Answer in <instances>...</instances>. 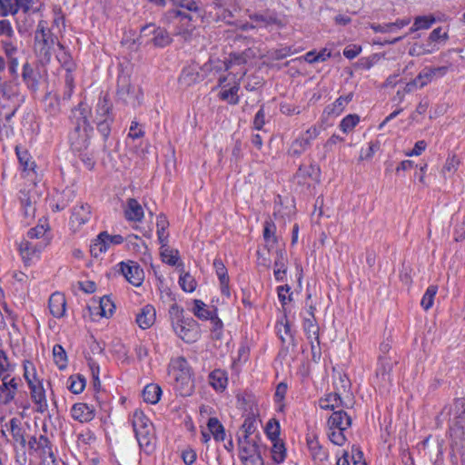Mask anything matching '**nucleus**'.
I'll return each mask as SVG.
<instances>
[{"label": "nucleus", "mask_w": 465, "mask_h": 465, "mask_svg": "<svg viewBox=\"0 0 465 465\" xmlns=\"http://www.w3.org/2000/svg\"><path fill=\"white\" fill-rule=\"evenodd\" d=\"M90 114L91 108L84 102H81L72 110L70 119L74 128L69 135V140L71 148L74 152L82 153L88 149L93 132L89 124Z\"/></svg>", "instance_id": "obj_1"}, {"label": "nucleus", "mask_w": 465, "mask_h": 465, "mask_svg": "<svg viewBox=\"0 0 465 465\" xmlns=\"http://www.w3.org/2000/svg\"><path fill=\"white\" fill-rule=\"evenodd\" d=\"M55 47L63 48L51 30L47 23L39 21L34 37V52L42 64L49 63L52 55L55 53Z\"/></svg>", "instance_id": "obj_2"}, {"label": "nucleus", "mask_w": 465, "mask_h": 465, "mask_svg": "<svg viewBox=\"0 0 465 465\" xmlns=\"http://www.w3.org/2000/svg\"><path fill=\"white\" fill-rule=\"evenodd\" d=\"M168 373L174 381L175 391L183 397L190 396L194 389L193 371L184 357L171 360Z\"/></svg>", "instance_id": "obj_3"}, {"label": "nucleus", "mask_w": 465, "mask_h": 465, "mask_svg": "<svg viewBox=\"0 0 465 465\" xmlns=\"http://www.w3.org/2000/svg\"><path fill=\"white\" fill-rule=\"evenodd\" d=\"M132 426L140 448L151 453L155 444L153 423L142 411L136 410L133 414Z\"/></svg>", "instance_id": "obj_4"}, {"label": "nucleus", "mask_w": 465, "mask_h": 465, "mask_svg": "<svg viewBox=\"0 0 465 465\" xmlns=\"http://www.w3.org/2000/svg\"><path fill=\"white\" fill-rule=\"evenodd\" d=\"M448 421L450 430H460L465 426V398L454 400L452 405L445 406L436 418L437 425Z\"/></svg>", "instance_id": "obj_5"}, {"label": "nucleus", "mask_w": 465, "mask_h": 465, "mask_svg": "<svg viewBox=\"0 0 465 465\" xmlns=\"http://www.w3.org/2000/svg\"><path fill=\"white\" fill-rule=\"evenodd\" d=\"M22 101L18 82L3 80L0 77V103L4 108L7 107L9 109V112L5 115L6 120H9L15 114Z\"/></svg>", "instance_id": "obj_6"}, {"label": "nucleus", "mask_w": 465, "mask_h": 465, "mask_svg": "<svg viewBox=\"0 0 465 465\" xmlns=\"http://www.w3.org/2000/svg\"><path fill=\"white\" fill-rule=\"evenodd\" d=\"M239 456L242 465H263L262 458V446L259 444V437L253 439H238Z\"/></svg>", "instance_id": "obj_7"}, {"label": "nucleus", "mask_w": 465, "mask_h": 465, "mask_svg": "<svg viewBox=\"0 0 465 465\" xmlns=\"http://www.w3.org/2000/svg\"><path fill=\"white\" fill-rule=\"evenodd\" d=\"M397 362V360L390 355H384L379 358L376 379L381 388L388 390L392 385L394 378L393 367Z\"/></svg>", "instance_id": "obj_8"}, {"label": "nucleus", "mask_w": 465, "mask_h": 465, "mask_svg": "<svg viewBox=\"0 0 465 465\" xmlns=\"http://www.w3.org/2000/svg\"><path fill=\"white\" fill-rule=\"evenodd\" d=\"M117 96L125 104L135 108L142 103L143 93L140 88L132 85L129 80L124 76L118 80Z\"/></svg>", "instance_id": "obj_9"}, {"label": "nucleus", "mask_w": 465, "mask_h": 465, "mask_svg": "<svg viewBox=\"0 0 465 465\" xmlns=\"http://www.w3.org/2000/svg\"><path fill=\"white\" fill-rule=\"evenodd\" d=\"M173 329L185 342H193L200 337L197 322H173Z\"/></svg>", "instance_id": "obj_10"}, {"label": "nucleus", "mask_w": 465, "mask_h": 465, "mask_svg": "<svg viewBox=\"0 0 465 465\" xmlns=\"http://www.w3.org/2000/svg\"><path fill=\"white\" fill-rule=\"evenodd\" d=\"M319 406L321 409L333 411L341 409H350L352 407V400H343L341 397V393L334 391L320 399Z\"/></svg>", "instance_id": "obj_11"}, {"label": "nucleus", "mask_w": 465, "mask_h": 465, "mask_svg": "<svg viewBox=\"0 0 465 465\" xmlns=\"http://www.w3.org/2000/svg\"><path fill=\"white\" fill-rule=\"evenodd\" d=\"M319 130L316 126L309 128L300 138H297L290 148V152L293 155H300L310 145L312 141L317 138Z\"/></svg>", "instance_id": "obj_12"}, {"label": "nucleus", "mask_w": 465, "mask_h": 465, "mask_svg": "<svg viewBox=\"0 0 465 465\" xmlns=\"http://www.w3.org/2000/svg\"><path fill=\"white\" fill-rule=\"evenodd\" d=\"M120 266L121 272L126 281L134 286H140L142 284L144 278V273L143 269H141L136 262L132 261L126 263L121 262Z\"/></svg>", "instance_id": "obj_13"}, {"label": "nucleus", "mask_w": 465, "mask_h": 465, "mask_svg": "<svg viewBox=\"0 0 465 465\" xmlns=\"http://www.w3.org/2000/svg\"><path fill=\"white\" fill-rule=\"evenodd\" d=\"M18 382L15 378H10L9 374L2 378V384H0V403L7 405L10 403L17 391Z\"/></svg>", "instance_id": "obj_14"}, {"label": "nucleus", "mask_w": 465, "mask_h": 465, "mask_svg": "<svg viewBox=\"0 0 465 465\" xmlns=\"http://www.w3.org/2000/svg\"><path fill=\"white\" fill-rule=\"evenodd\" d=\"M147 31L153 33L152 42L156 47H164L172 43V37L168 32L161 27H156L154 24H148L141 29L143 35H146Z\"/></svg>", "instance_id": "obj_15"}, {"label": "nucleus", "mask_w": 465, "mask_h": 465, "mask_svg": "<svg viewBox=\"0 0 465 465\" xmlns=\"http://www.w3.org/2000/svg\"><path fill=\"white\" fill-rule=\"evenodd\" d=\"M180 5L187 10L193 12V15H188L179 10H173L170 12V15L174 17H181V21L189 20V21H196L202 20L203 18V11L198 6L197 3L193 0H182Z\"/></svg>", "instance_id": "obj_16"}, {"label": "nucleus", "mask_w": 465, "mask_h": 465, "mask_svg": "<svg viewBox=\"0 0 465 465\" xmlns=\"http://www.w3.org/2000/svg\"><path fill=\"white\" fill-rule=\"evenodd\" d=\"M90 216L91 210L89 205L84 203L76 205L74 208L70 218L71 228L74 232L79 230L83 224L89 221Z\"/></svg>", "instance_id": "obj_17"}, {"label": "nucleus", "mask_w": 465, "mask_h": 465, "mask_svg": "<svg viewBox=\"0 0 465 465\" xmlns=\"http://www.w3.org/2000/svg\"><path fill=\"white\" fill-rule=\"evenodd\" d=\"M25 426L29 428V425L27 423H23L22 419L19 418H12L9 424H6L14 440L19 443L23 448L26 445Z\"/></svg>", "instance_id": "obj_18"}, {"label": "nucleus", "mask_w": 465, "mask_h": 465, "mask_svg": "<svg viewBox=\"0 0 465 465\" xmlns=\"http://www.w3.org/2000/svg\"><path fill=\"white\" fill-rule=\"evenodd\" d=\"M351 425V419L343 409L334 411L328 419L329 430H346Z\"/></svg>", "instance_id": "obj_19"}, {"label": "nucleus", "mask_w": 465, "mask_h": 465, "mask_svg": "<svg viewBox=\"0 0 465 465\" xmlns=\"http://www.w3.org/2000/svg\"><path fill=\"white\" fill-rule=\"evenodd\" d=\"M28 446L30 450L37 452L41 459L45 456L49 455L52 456V447L51 442L48 438L45 435H41L39 438L31 437L28 441Z\"/></svg>", "instance_id": "obj_20"}, {"label": "nucleus", "mask_w": 465, "mask_h": 465, "mask_svg": "<svg viewBox=\"0 0 465 465\" xmlns=\"http://www.w3.org/2000/svg\"><path fill=\"white\" fill-rule=\"evenodd\" d=\"M29 389L31 398L36 406V411L40 413L45 412L47 411L48 404L42 382H36V385H31V388Z\"/></svg>", "instance_id": "obj_21"}, {"label": "nucleus", "mask_w": 465, "mask_h": 465, "mask_svg": "<svg viewBox=\"0 0 465 465\" xmlns=\"http://www.w3.org/2000/svg\"><path fill=\"white\" fill-rule=\"evenodd\" d=\"M193 312L199 319L220 320L217 314V308L213 305H206L200 300H194Z\"/></svg>", "instance_id": "obj_22"}, {"label": "nucleus", "mask_w": 465, "mask_h": 465, "mask_svg": "<svg viewBox=\"0 0 465 465\" xmlns=\"http://www.w3.org/2000/svg\"><path fill=\"white\" fill-rule=\"evenodd\" d=\"M66 309V300L63 293L54 292L49 298V310L54 318L64 317Z\"/></svg>", "instance_id": "obj_23"}, {"label": "nucleus", "mask_w": 465, "mask_h": 465, "mask_svg": "<svg viewBox=\"0 0 465 465\" xmlns=\"http://www.w3.org/2000/svg\"><path fill=\"white\" fill-rule=\"evenodd\" d=\"M72 417L81 422L90 421L94 417L93 407L86 403L79 402L73 405L71 410Z\"/></svg>", "instance_id": "obj_24"}, {"label": "nucleus", "mask_w": 465, "mask_h": 465, "mask_svg": "<svg viewBox=\"0 0 465 465\" xmlns=\"http://www.w3.org/2000/svg\"><path fill=\"white\" fill-rule=\"evenodd\" d=\"M124 216L129 221L140 222L143 218V210L141 204L134 198L127 200Z\"/></svg>", "instance_id": "obj_25"}, {"label": "nucleus", "mask_w": 465, "mask_h": 465, "mask_svg": "<svg viewBox=\"0 0 465 465\" xmlns=\"http://www.w3.org/2000/svg\"><path fill=\"white\" fill-rule=\"evenodd\" d=\"M227 381V374L223 370L216 369L209 374V383L216 391H223Z\"/></svg>", "instance_id": "obj_26"}, {"label": "nucleus", "mask_w": 465, "mask_h": 465, "mask_svg": "<svg viewBox=\"0 0 465 465\" xmlns=\"http://www.w3.org/2000/svg\"><path fill=\"white\" fill-rule=\"evenodd\" d=\"M276 259L274 262V276L278 282L283 280V276L287 272V258L283 250L276 252Z\"/></svg>", "instance_id": "obj_27"}, {"label": "nucleus", "mask_w": 465, "mask_h": 465, "mask_svg": "<svg viewBox=\"0 0 465 465\" xmlns=\"http://www.w3.org/2000/svg\"><path fill=\"white\" fill-rule=\"evenodd\" d=\"M41 248L37 245L33 244L32 242L28 241H23L21 242L19 245V252L22 256V259L24 262L28 265L29 262L31 261L32 257L40 252Z\"/></svg>", "instance_id": "obj_28"}, {"label": "nucleus", "mask_w": 465, "mask_h": 465, "mask_svg": "<svg viewBox=\"0 0 465 465\" xmlns=\"http://www.w3.org/2000/svg\"><path fill=\"white\" fill-rule=\"evenodd\" d=\"M22 78L30 90L35 91L37 89L38 81L35 70L27 62L23 65Z\"/></svg>", "instance_id": "obj_29"}, {"label": "nucleus", "mask_w": 465, "mask_h": 465, "mask_svg": "<svg viewBox=\"0 0 465 465\" xmlns=\"http://www.w3.org/2000/svg\"><path fill=\"white\" fill-rule=\"evenodd\" d=\"M162 390L157 384L151 383L144 387L143 391V399L145 402L155 404L159 401Z\"/></svg>", "instance_id": "obj_30"}, {"label": "nucleus", "mask_w": 465, "mask_h": 465, "mask_svg": "<svg viewBox=\"0 0 465 465\" xmlns=\"http://www.w3.org/2000/svg\"><path fill=\"white\" fill-rule=\"evenodd\" d=\"M203 78V75L200 74L195 67L189 66L183 70L179 81L182 84L191 85Z\"/></svg>", "instance_id": "obj_31"}, {"label": "nucleus", "mask_w": 465, "mask_h": 465, "mask_svg": "<svg viewBox=\"0 0 465 465\" xmlns=\"http://www.w3.org/2000/svg\"><path fill=\"white\" fill-rule=\"evenodd\" d=\"M276 227L271 220L264 223L263 238L266 242L265 248L270 251L275 243H277V237L275 235Z\"/></svg>", "instance_id": "obj_32"}, {"label": "nucleus", "mask_w": 465, "mask_h": 465, "mask_svg": "<svg viewBox=\"0 0 465 465\" xmlns=\"http://www.w3.org/2000/svg\"><path fill=\"white\" fill-rule=\"evenodd\" d=\"M209 432L217 441H223L225 438V430L217 418H210L207 423Z\"/></svg>", "instance_id": "obj_33"}, {"label": "nucleus", "mask_w": 465, "mask_h": 465, "mask_svg": "<svg viewBox=\"0 0 465 465\" xmlns=\"http://www.w3.org/2000/svg\"><path fill=\"white\" fill-rule=\"evenodd\" d=\"M255 420L252 417H248L244 420L242 425L241 426L239 431H238V439H253L255 438L254 431H255Z\"/></svg>", "instance_id": "obj_34"}, {"label": "nucleus", "mask_w": 465, "mask_h": 465, "mask_svg": "<svg viewBox=\"0 0 465 465\" xmlns=\"http://www.w3.org/2000/svg\"><path fill=\"white\" fill-rule=\"evenodd\" d=\"M333 386L335 391L339 393L348 391L351 388V381L345 373L337 371L333 374Z\"/></svg>", "instance_id": "obj_35"}, {"label": "nucleus", "mask_w": 465, "mask_h": 465, "mask_svg": "<svg viewBox=\"0 0 465 465\" xmlns=\"http://www.w3.org/2000/svg\"><path fill=\"white\" fill-rule=\"evenodd\" d=\"M112 104L106 96H104L103 99H100L96 106V115L94 121L95 122L104 118H112L110 114Z\"/></svg>", "instance_id": "obj_36"}, {"label": "nucleus", "mask_w": 465, "mask_h": 465, "mask_svg": "<svg viewBox=\"0 0 465 465\" xmlns=\"http://www.w3.org/2000/svg\"><path fill=\"white\" fill-rule=\"evenodd\" d=\"M272 446V458L276 463H282L286 457V448L281 440H273Z\"/></svg>", "instance_id": "obj_37"}, {"label": "nucleus", "mask_w": 465, "mask_h": 465, "mask_svg": "<svg viewBox=\"0 0 465 465\" xmlns=\"http://www.w3.org/2000/svg\"><path fill=\"white\" fill-rule=\"evenodd\" d=\"M156 226L158 240L161 243V246L164 248L167 245V235L164 232L167 227L169 226V222L167 221L164 215L158 216Z\"/></svg>", "instance_id": "obj_38"}, {"label": "nucleus", "mask_w": 465, "mask_h": 465, "mask_svg": "<svg viewBox=\"0 0 465 465\" xmlns=\"http://www.w3.org/2000/svg\"><path fill=\"white\" fill-rule=\"evenodd\" d=\"M248 52L249 50L241 54H231L228 62H223L225 70H230L234 65L245 64L249 58Z\"/></svg>", "instance_id": "obj_39"}, {"label": "nucleus", "mask_w": 465, "mask_h": 465, "mask_svg": "<svg viewBox=\"0 0 465 465\" xmlns=\"http://www.w3.org/2000/svg\"><path fill=\"white\" fill-rule=\"evenodd\" d=\"M98 309H99L98 314L101 317L110 318L113 316L114 311L115 309V305L110 300L109 297L104 296V297L101 298Z\"/></svg>", "instance_id": "obj_40"}, {"label": "nucleus", "mask_w": 465, "mask_h": 465, "mask_svg": "<svg viewBox=\"0 0 465 465\" xmlns=\"http://www.w3.org/2000/svg\"><path fill=\"white\" fill-rule=\"evenodd\" d=\"M275 328L282 342L286 341V337L292 340L293 333L292 322H278Z\"/></svg>", "instance_id": "obj_41"}, {"label": "nucleus", "mask_w": 465, "mask_h": 465, "mask_svg": "<svg viewBox=\"0 0 465 465\" xmlns=\"http://www.w3.org/2000/svg\"><path fill=\"white\" fill-rule=\"evenodd\" d=\"M435 21L436 20L433 15L417 16L414 20L412 27L411 28V32L428 29L433 23H435Z\"/></svg>", "instance_id": "obj_42"}, {"label": "nucleus", "mask_w": 465, "mask_h": 465, "mask_svg": "<svg viewBox=\"0 0 465 465\" xmlns=\"http://www.w3.org/2000/svg\"><path fill=\"white\" fill-rule=\"evenodd\" d=\"M239 91V83H235L233 86L228 90L221 91L219 96L222 100L228 101L231 104H236L239 102V96L237 94Z\"/></svg>", "instance_id": "obj_43"}, {"label": "nucleus", "mask_w": 465, "mask_h": 465, "mask_svg": "<svg viewBox=\"0 0 465 465\" xmlns=\"http://www.w3.org/2000/svg\"><path fill=\"white\" fill-rule=\"evenodd\" d=\"M24 377L29 388H31V385H36V382H42L36 377L35 366L31 361H26L24 362Z\"/></svg>", "instance_id": "obj_44"}, {"label": "nucleus", "mask_w": 465, "mask_h": 465, "mask_svg": "<svg viewBox=\"0 0 465 465\" xmlns=\"http://www.w3.org/2000/svg\"><path fill=\"white\" fill-rule=\"evenodd\" d=\"M161 256L164 262L173 266L179 259V252L177 250L170 249L167 245L164 248L161 246Z\"/></svg>", "instance_id": "obj_45"}, {"label": "nucleus", "mask_w": 465, "mask_h": 465, "mask_svg": "<svg viewBox=\"0 0 465 465\" xmlns=\"http://www.w3.org/2000/svg\"><path fill=\"white\" fill-rule=\"evenodd\" d=\"M437 291L438 287L436 285H430L428 287L420 302V304L424 310H429L433 305V301Z\"/></svg>", "instance_id": "obj_46"}, {"label": "nucleus", "mask_w": 465, "mask_h": 465, "mask_svg": "<svg viewBox=\"0 0 465 465\" xmlns=\"http://www.w3.org/2000/svg\"><path fill=\"white\" fill-rule=\"evenodd\" d=\"M53 355L59 369H64L67 361L64 349L59 344L54 345L53 348Z\"/></svg>", "instance_id": "obj_47"}, {"label": "nucleus", "mask_w": 465, "mask_h": 465, "mask_svg": "<svg viewBox=\"0 0 465 465\" xmlns=\"http://www.w3.org/2000/svg\"><path fill=\"white\" fill-rule=\"evenodd\" d=\"M179 283L182 289L188 292L194 291L196 287L195 280L188 272L180 276Z\"/></svg>", "instance_id": "obj_48"}, {"label": "nucleus", "mask_w": 465, "mask_h": 465, "mask_svg": "<svg viewBox=\"0 0 465 465\" xmlns=\"http://www.w3.org/2000/svg\"><path fill=\"white\" fill-rule=\"evenodd\" d=\"M266 434L269 437V439L273 440H278L279 435H280V424L275 420H271L266 425Z\"/></svg>", "instance_id": "obj_49"}, {"label": "nucleus", "mask_w": 465, "mask_h": 465, "mask_svg": "<svg viewBox=\"0 0 465 465\" xmlns=\"http://www.w3.org/2000/svg\"><path fill=\"white\" fill-rule=\"evenodd\" d=\"M16 154L19 159L21 165H23L24 170H34L35 163L30 161L29 154L26 151H21L18 146L15 147Z\"/></svg>", "instance_id": "obj_50"}, {"label": "nucleus", "mask_w": 465, "mask_h": 465, "mask_svg": "<svg viewBox=\"0 0 465 465\" xmlns=\"http://www.w3.org/2000/svg\"><path fill=\"white\" fill-rule=\"evenodd\" d=\"M99 236L106 248L111 244H120L124 242V238L120 234L110 235L107 232H102L99 233Z\"/></svg>", "instance_id": "obj_51"}, {"label": "nucleus", "mask_w": 465, "mask_h": 465, "mask_svg": "<svg viewBox=\"0 0 465 465\" xmlns=\"http://www.w3.org/2000/svg\"><path fill=\"white\" fill-rule=\"evenodd\" d=\"M70 384L68 386L69 390L74 393L78 394L82 392L85 387V380L81 376L74 378L73 376L69 378Z\"/></svg>", "instance_id": "obj_52"}, {"label": "nucleus", "mask_w": 465, "mask_h": 465, "mask_svg": "<svg viewBox=\"0 0 465 465\" xmlns=\"http://www.w3.org/2000/svg\"><path fill=\"white\" fill-rule=\"evenodd\" d=\"M156 318V311L151 304L143 306L136 314L135 320H154Z\"/></svg>", "instance_id": "obj_53"}, {"label": "nucleus", "mask_w": 465, "mask_h": 465, "mask_svg": "<svg viewBox=\"0 0 465 465\" xmlns=\"http://www.w3.org/2000/svg\"><path fill=\"white\" fill-rule=\"evenodd\" d=\"M1 45L8 62L13 61V59H17V47L15 45L10 41L3 40L1 41Z\"/></svg>", "instance_id": "obj_54"}, {"label": "nucleus", "mask_w": 465, "mask_h": 465, "mask_svg": "<svg viewBox=\"0 0 465 465\" xmlns=\"http://www.w3.org/2000/svg\"><path fill=\"white\" fill-rule=\"evenodd\" d=\"M359 116L349 114L341 122L340 127L344 133L351 131L359 123Z\"/></svg>", "instance_id": "obj_55"}, {"label": "nucleus", "mask_w": 465, "mask_h": 465, "mask_svg": "<svg viewBox=\"0 0 465 465\" xmlns=\"http://www.w3.org/2000/svg\"><path fill=\"white\" fill-rule=\"evenodd\" d=\"M213 266L216 270L217 276L220 280L221 284H225L229 282V277L227 275V270L225 266L223 265V262L221 260H214Z\"/></svg>", "instance_id": "obj_56"}, {"label": "nucleus", "mask_w": 465, "mask_h": 465, "mask_svg": "<svg viewBox=\"0 0 465 465\" xmlns=\"http://www.w3.org/2000/svg\"><path fill=\"white\" fill-rule=\"evenodd\" d=\"M113 121V118H104L98 121H95L97 129L99 133L103 135L104 139L105 140L111 132V123Z\"/></svg>", "instance_id": "obj_57"}, {"label": "nucleus", "mask_w": 465, "mask_h": 465, "mask_svg": "<svg viewBox=\"0 0 465 465\" xmlns=\"http://www.w3.org/2000/svg\"><path fill=\"white\" fill-rule=\"evenodd\" d=\"M329 439L331 441L336 445L341 446L346 441V438L344 435V430L340 429L330 430Z\"/></svg>", "instance_id": "obj_58"}, {"label": "nucleus", "mask_w": 465, "mask_h": 465, "mask_svg": "<svg viewBox=\"0 0 465 465\" xmlns=\"http://www.w3.org/2000/svg\"><path fill=\"white\" fill-rule=\"evenodd\" d=\"M107 248L104 243L100 240V236L94 241V242L90 246L91 255L94 257H98L102 252H106Z\"/></svg>", "instance_id": "obj_59"}, {"label": "nucleus", "mask_w": 465, "mask_h": 465, "mask_svg": "<svg viewBox=\"0 0 465 465\" xmlns=\"http://www.w3.org/2000/svg\"><path fill=\"white\" fill-rule=\"evenodd\" d=\"M223 322H212L211 336L213 340L220 341L223 339Z\"/></svg>", "instance_id": "obj_60"}, {"label": "nucleus", "mask_w": 465, "mask_h": 465, "mask_svg": "<svg viewBox=\"0 0 465 465\" xmlns=\"http://www.w3.org/2000/svg\"><path fill=\"white\" fill-rule=\"evenodd\" d=\"M432 78L430 68H425L417 75L416 81H418V85L421 88L430 83Z\"/></svg>", "instance_id": "obj_61"}, {"label": "nucleus", "mask_w": 465, "mask_h": 465, "mask_svg": "<svg viewBox=\"0 0 465 465\" xmlns=\"http://www.w3.org/2000/svg\"><path fill=\"white\" fill-rule=\"evenodd\" d=\"M15 0H0V7L2 15H7L8 14H15Z\"/></svg>", "instance_id": "obj_62"}, {"label": "nucleus", "mask_w": 465, "mask_h": 465, "mask_svg": "<svg viewBox=\"0 0 465 465\" xmlns=\"http://www.w3.org/2000/svg\"><path fill=\"white\" fill-rule=\"evenodd\" d=\"M308 445H309V448L311 449L314 458L319 457L320 460H323V459L327 458L326 453L322 450V448L319 446V444L316 440H308Z\"/></svg>", "instance_id": "obj_63"}, {"label": "nucleus", "mask_w": 465, "mask_h": 465, "mask_svg": "<svg viewBox=\"0 0 465 465\" xmlns=\"http://www.w3.org/2000/svg\"><path fill=\"white\" fill-rule=\"evenodd\" d=\"M290 290L291 287L289 285L278 287V297L283 305L286 304L287 301H292Z\"/></svg>", "instance_id": "obj_64"}]
</instances>
